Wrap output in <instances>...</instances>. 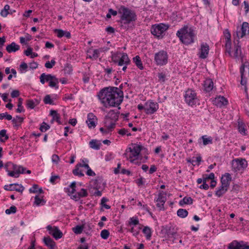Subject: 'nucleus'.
Segmentation results:
<instances>
[{
    "instance_id": "obj_52",
    "label": "nucleus",
    "mask_w": 249,
    "mask_h": 249,
    "mask_svg": "<svg viewBox=\"0 0 249 249\" xmlns=\"http://www.w3.org/2000/svg\"><path fill=\"white\" fill-rule=\"evenodd\" d=\"M101 237L104 239L108 238L109 235V232L107 230H103L101 232Z\"/></svg>"
},
{
    "instance_id": "obj_11",
    "label": "nucleus",
    "mask_w": 249,
    "mask_h": 249,
    "mask_svg": "<svg viewBox=\"0 0 249 249\" xmlns=\"http://www.w3.org/2000/svg\"><path fill=\"white\" fill-rule=\"evenodd\" d=\"M158 108V104L153 102L152 100H148L145 104V112L147 114L154 113Z\"/></svg>"
},
{
    "instance_id": "obj_62",
    "label": "nucleus",
    "mask_w": 249,
    "mask_h": 249,
    "mask_svg": "<svg viewBox=\"0 0 249 249\" xmlns=\"http://www.w3.org/2000/svg\"><path fill=\"white\" fill-rule=\"evenodd\" d=\"M101 51L100 49L94 50L92 56L91 58L97 59L99 56V53Z\"/></svg>"
},
{
    "instance_id": "obj_6",
    "label": "nucleus",
    "mask_w": 249,
    "mask_h": 249,
    "mask_svg": "<svg viewBox=\"0 0 249 249\" xmlns=\"http://www.w3.org/2000/svg\"><path fill=\"white\" fill-rule=\"evenodd\" d=\"M184 99L185 103L189 106L194 107L199 104V99L195 90L188 89L185 93Z\"/></svg>"
},
{
    "instance_id": "obj_8",
    "label": "nucleus",
    "mask_w": 249,
    "mask_h": 249,
    "mask_svg": "<svg viewBox=\"0 0 249 249\" xmlns=\"http://www.w3.org/2000/svg\"><path fill=\"white\" fill-rule=\"evenodd\" d=\"M20 165H17L11 162H8L4 165V168L8 173V175L11 177L18 178L19 174L17 175L18 171L19 170Z\"/></svg>"
},
{
    "instance_id": "obj_38",
    "label": "nucleus",
    "mask_w": 249,
    "mask_h": 249,
    "mask_svg": "<svg viewBox=\"0 0 249 249\" xmlns=\"http://www.w3.org/2000/svg\"><path fill=\"white\" fill-rule=\"evenodd\" d=\"M142 232L145 235L146 239L147 240H150L152 235L151 229L147 226L144 227L142 230Z\"/></svg>"
},
{
    "instance_id": "obj_16",
    "label": "nucleus",
    "mask_w": 249,
    "mask_h": 249,
    "mask_svg": "<svg viewBox=\"0 0 249 249\" xmlns=\"http://www.w3.org/2000/svg\"><path fill=\"white\" fill-rule=\"evenodd\" d=\"M89 127H95L97 123V119L96 117L92 113H89L88 115V119L86 121Z\"/></svg>"
},
{
    "instance_id": "obj_23",
    "label": "nucleus",
    "mask_w": 249,
    "mask_h": 249,
    "mask_svg": "<svg viewBox=\"0 0 249 249\" xmlns=\"http://www.w3.org/2000/svg\"><path fill=\"white\" fill-rule=\"evenodd\" d=\"M213 82L210 79H206L204 82V89L206 92L211 91L213 89Z\"/></svg>"
},
{
    "instance_id": "obj_26",
    "label": "nucleus",
    "mask_w": 249,
    "mask_h": 249,
    "mask_svg": "<svg viewBox=\"0 0 249 249\" xmlns=\"http://www.w3.org/2000/svg\"><path fill=\"white\" fill-rule=\"evenodd\" d=\"M243 243L242 241L239 242L234 240L229 244L228 249H241Z\"/></svg>"
},
{
    "instance_id": "obj_2",
    "label": "nucleus",
    "mask_w": 249,
    "mask_h": 249,
    "mask_svg": "<svg viewBox=\"0 0 249 249\" xmlns=\"http://www.w3.org/2000/svg\"><path fill=\"white\" fill-rule=\"evenodd\" d=\"M117 8L118 14L120 15L121 26L124 29H128V25L137 19L136 13L124 5H120L117 7Z\"/></svg>"
},
{
    "instance_id": "obj_60",
    "label": "nucleus",
    "mask_w": 249,
    "mask_h": 249,
    "mask_svg": "<svg viewBox=\"0 0 249 249\" xmlns=\"http://www.w3.org/2000/svg\"><path fill=\"white\" fill-rule=\"evenodd\" d=\"M38 185L37 184H34L31 188L29 189V191L30 193H37L38 192Z\"/></svg>"
},
{
    "instance_id": "obj_51",
    "label": "nucleus",
    "mask_w": 249,
    "mask_h": 249,
    "mask_svg": "<svg viewBox=\"0 0 249 249\" xmlns=\"http://www.w3.org/2000/svg\"><path fill=\"white\" fill-rule=\"evenodd\" d=\"M54 59H52L51 61H48L45 64V67L47 69H52L55 64Z\"/></svg>"
},
{
    "instance_id": "obj_59",
    "label": "nucleus",
    "mask_w": 249,
    "mask_h": 249,
    "mask_svg": "<svg viewBox=\"0 0 249 249\" xmlns=\"http://www.w3.org/2000/svg\"><path fill=\"white\" fill-rule=\"evenodd\" d=\"M159 81L160 83H163L165 81L166 75L162 72L159 73L158 74Z\"/></svg>"
},
{
    "instance_id": "obj_19",
    "label": "nucleus",
    "mask_w": 249,
    "mask_h": 249,
    "mask_svg": "<svg viewBox=\"0 0 249 249\" xmlns=\"http://www.w3.org/2000/svg\"><path fill=\"white\" fill-rule=\"evenodd\" d=\"M76 182H72L71 185L69 186V188H67L66 189V192L67 193L68 196L71 197V196H74L75 194H77L75 193L76 192Z\"/></svg>"
},
{
    "instance_id": "obj_41",
    "label": "nucleus",
    "mask_w": 249,
    "mask_h": 249,
    "mask_svg": "<svg viewBox=\"0 0 249 249\" xmlns=\"http://www.w3.org/2000/svg\"><path fill=\"white\" fill-rule=\"evenodd\" d=\"M188 211L183 209H179L177 211V215L181 218H185L188 215Z\"/></svg>"
},
{
    "instance_id": "obj_55",
    "label": "nucleus",
    "mask_w": 249,
    "mask_h": 249,
    "mask_svg": "<svg viewBox=\"0 0 249 249\" xmlns=\"http://www.w3.org/2000/svg\"><path fill=\"white\" fill-rule=\"evenodd\" d=\"M50 128L49 125L43 122L40 126L39 129L41 132H45Z\"/></svg>"
},
{
    "instance_id": "obj_24",
    "label": "nucleus",
    "mask_w": 249,
    "mask_h": 249,
    "mask_svg": "<svg viewBox=\"0 0 249 249\" xmlns=\"http://www.w3.org/2000/svg\"><path fill=\"white\" fill-rule=\"evenodd\" d=\"M19 48L20 47L18 45L16 44L15 42H12L7 46L6 50L9 53H11L18 51Z\"/></svg>"
},
{
    "instance_id": "obj_27",
    "label": "nucleus",
    "mask_w": 249,
    "mask_h": 249,
    "mask_svg": "<svg viewBox=\"0 0 249 249\" xmlns=\"http://www.w3.org/2000/svg\"><path fill=\"white\" fill-rule=\"evenodd\" d=\"M133 61L136 66L141 70L143 69V66L141 61V58L139 55H136L133 58Z\"/></svg>"
},
{
    "instance_id": "obj_22",
    "label": "nucleus",
    "mask_w": 249,
    "mask_h": 249,
    "mask_svg": "<svg viewBox=\"0 0 249 249\" xmlns=\"http://www.w3.org/2000/svg\"><path fill=\"white\" fill-rule=\"evenodd\" d=\"M93 183L94 188L96 190L102 189L105 186V184L103 182V180L101 178H98L97 179L94 180L93 182Z\"/></svg>"
},
{
    "instance_id": "obj_34",
    "label": "nucleus",
    "mask_w": 249,
    "mask_h": 249,
    "mask_svg": "<svg viewBox=\"0 0 249 249\" xmlns=\"http://www.w3.org/2000/svg\"><path fill=\"white\" fill-rule=\"evenodd\" d=\"M89 146L90 147L95 150H99L100 148V146L101 144L98 142L97 141L92 140L89 142Z\"/></svg>"
},
{
    "instance_id": "obj_4",
    "label": "nucleus",
    "mask_w": 249,
    "mask_h": 249,
    "mask_svg": "<svg viewBox=\"0 0 249 249\" xmlns=\"http://www.w3.org/2000/svg\"><path fill=\"white\" fill-rule=\"evenodd\" d=\"M142 148L143 146L141 145L134 144L132 145V147H128L126 149L124 156L127 160H129L131 162H133L134 160L138 159Z\"/></svg>"
},
{
    "instance_id": "obj_10",
    "label": "nucleus",
    "mask_w": 249,
    "mask_h": 249,
    "mask_svg": "<svg viewBox=\"0 0 249 249\" xmlns=\"http://www.w3.org/2000/svg\"><path fill=\"white\" fill-rule=\"evenodd\" d=\"M247 161L245 159H236L232 160L231 166L235 172L244 170L247 167Z\"/></svg>"
},
{
    "instance_id": "obj_5",
    "label": "nucleus",
    "mask_w": 249,
    "mask_h": 249,
    "mask_svg": "<svg viewBox=\"0 0 249 249\" xmlns=\"http://www.w3.org/2000/svg\"><path fill=\"white\" fill-rule=\"evenodd\" d=\"M111 59L114 63L117 64L119 66L130 64V60L127 53H125L117 52L112 54Z\"/></svg>"
},
{
    "instance_id": "obj_46",
    "label": "nucleus",
    "mask_w": 249,
    "mask_h": 249,
    "mask_svg": "<svg viewBox=\"0 0 249 249\" xmlns=\"http://www.w3.org/2000/svg\"><path fill=\"white\" fill-rule=\"evenodd\" d=\"M45 201L43 199V196L42 198H40L38 196H36L35 197L34 203L36 205L39 206L40 205H44L45 204Z\"/></svg>"
},
{
    "instance_id": "obj_64",
    "label": "nucleus",
    "mask_w": 249,
    "mask_h": 249,
    "mask_svg": "<svg viewBox=\"0 0 249 249\" xmlns=\"http://www.w3.org/2000/svg\"><path fill=\"white\" fill-rule=\"evenodd\" d=\"M130 225H137L139 223V221L137 218L132 217L130 219Z\"/></svg>"
},
{
    "instance_id": "obj_63",
    "label": "nucleus",
    "mask_w": 249,
    "mask_h": 249,
    "mask_svg": "<svg viewBox=\"0 0 249 249\" xmlns=\"http://www.w3.org/2000/svg\"><path fill=\"white\" fill-rule=\"evenodd\" d=\"M55 33L57 34V37L61 38L64 36V31L61 29H55L54 31Z\"/></svg>"
},
{
    "instance_id": "obj_47",
    "label": "nucleus",
    "mask_w": 249,
    "mask_h": 249,
    "mask_svg": "<svg viewBox=\"0 0 249 249\" xmlns=\"http://www.w3.org/2000/svg\"><path fill=\"white\" fill-rule=\"evenodd\" d=\"M63 71L65 74H70L72 71V67L71 64L67 63L65 65Z\"/></svg>"
},
{
    "instance_id": "obj_48",
    "label": "nucleus",
    "mask_w": 249,
    "mask_h": 249,
    "mask_svg": "<svg viewBox=\"0 0 249 249\" xmlns=\"http://www.w3.org/2000/svg\"><path fill=\"white\" fill-rule=\"evenodd\" d=\"M72 173L75 176H77L80 177H83L84 176L83 171L80 169L79 167L76 165L75 169L73 170Z\"/></svg>"
},
{
    "instance_id": "obj_3",
    "label": "nucleus",
    "mask_w": 249,
    "mask_h": 249,
    "mask_svg": "<svg viewBox=\"0 0 249 249\" xmlns=\"http://www.w3.org/2000/svg\"><path fill=\"white\" fill-rule=\"evenodd\" d=\"M176 35L181 42L185 45H189L194 42L196 37L194 30L187 26H185L178 30Z\"/></svg>"
},
{
    "instance_id": "obj_15",
    "label": "nucleus",
    "mask_w": 249,
    "mask_h": 249,
    "mask_svg": "<svg viewBox=\"0 0 249 249\" xmlns=\"http://www.w3.org/2000/svg\"><path fill=\"white\" fill-rule=\"evenodd\" d=\"M166 194L163 191H160L158 198L156 199L157 202V206L162 209L163 208V205L166 200Z\"/></svg>"
},
{
    "instance_id": "obj_1",
    "label": "nucleus",
    "mask_w": 249,
    "mask_h": 249,
    "mask_svg": "<svg viewBox=\"0 0 249 249\" xmlns=\"http://www.w3.org/2000/svg\"><path fill=\"white\" fill-rule=\"evenodd\" d=\"M98 96L106 107H117L123 102V91L117 87H107L102 89Z\"/></svg>"
},
{
    "instance_id": "obj_44",
    "label": "nucleus",
    "mask_w": 249,
    "mask_h": 249,
    "mask_svg": "<svg viewBox=\"0 0 249 249\" xmlns=\"http://www.w3.org/2000/svg\"><path fill=\"white\" fill-rule=\"evenodd\" d=\"M231 40H226L225 43V49L226 53H228L230 56L232 55V52H231Z\"/></svg>"
},
{
    "instance_id": "obj_17",
    "label": "nucleus",
    "mask_w": 249,
    "mask_h": 249,
    "mask_svg": "<svg viewBox=\"0 0 249 249\" xmlns=\"http://www.w3.org/2000/svg\"><path fill=\"white\" fill-rule=\"evenodd\" d=\"M231 180V175L229 173H226L221 178V185L228 189Z\"/></svg>"
},
{
    "instance_id": "obj_39",
    "label": "nucleus",
    "mask_w": 249,
    "mask_h": 249,
    "mask_svg": "<svg viewBox=\"0 0 249 249\" xmlns=\"http://www.w3.org/2000/svg\"><path fill=\"white\" fill-rule=\"evenodd\" d=\"M52 236L56 239L58 240L61 238L63 236L62 232L56 227H55V231L54 232L52 233Z\"/></svg>"
},
{
    "instance_id": "obj_9",
    "label": "nucleus",
    "mask_w": 249,
    "mask_h": 249,
    "mask_svg": "<svg viewBox=\"0 0 249 249\" xmlns=\"http://www.w3.org/2000/svg\"><path fill=\"white\" fill-rule=\"evenodd\" d=\"M168 58L167 52L161 50L155 54L154 60L157 65L163 66L167 63Z\"/></svg>"
},
{
    "instance_id": "obj_35",
    "label": "nucleus",
    "mask_w": 249,
    "mask_h": 249,
    "mask_svg": "<svg viewBox=\"0 0 249 249\" xmlns=\"http://www.w3.org/2000/svg\"><path fill=\"white\" fill-rule=\"evenodd\" d=\"M23 121V118L20 117L18 116H17L16 118H14L12 122L14 125V126H18Z\"/></svg>"
},
{
    "instance_id": "obj_32",
    "label": "nucleus",
    "mask_w": 249,
    "mask_h": 249,
    "mask_svg": "<svg viewBox=\"0 0 249 249\" xmlns=\"http://www.w3.org/2000/svg\"><path fill=\"white\" fill-rule=\"evenodd\" d=\"M201 139L203 142V144L206 145L207 144H212L213 143V138L212 137H207V135L202 136L200 140Z\"/></svg>"
},
{
    "instance_id": "obj_25",
    "label": "nucleus",
    "mask_w": 249,
    "mask_h": 249,
    "mask_svg": "<svg viewBox=\"0 0 249 249\" xmlns=\"http://www.w3.org/2000/svg\"><path fill=\"white\" fill-rule=\"evenodd\" d=\"M54 78V76L50 74H46L43 73L41 74L40 76V81L42 84H44L45 82H49L51 80H52V78Z\"/></svg>"
},
{
    "instance_id": "obj_29",
    "label": "nucleus",
    "mask_w": 249,
    "mask_h": 249,
    "mask_svg": "<svg viewBox=\"0 0 249 249\" xmlns=\"http://www.w3.org/2000/svg\"><path fill=\"white\" fill-rule=\"evenodd\" d=\"M119 113L118 112H115L114 110H111L108 113V116L109 119L113 120L114 121H116L118 120L119 118Z\"/></svg>"
},
{
    "instance_id": "obj_20",
    "label": "nucleus",
    "mask_w": 249,
    "mask_h": 249,
    "mask_svg": "<svg viewBox=\"0 0 249 249\" xmlns=\"http://www.w3.org/2000/svg\"><path fill=\"white\" fill-rule=\"evenodd\" d=\"M242 55V51L241 46L238 45V42L237 44H234L233 52L232 53V55L231 57L234 58H238L241 57Z\"/></svg>"
},
{
    "instance_id": "obj_50",
    "label": "nucleus",
    "mask_w": 249,
    "mask_h": 249,
    "mask_svg": "<svg viewBox=\"0 0 249 249\" xmlns=\"http://www.w3.org/2000/svg\"><path fill=\"white\" fill-rule=\"evenodd\" d=\"M58 79L54 76V78H52V80L49 82V86L52 88H58L57 85L58 84Z\"/></svg>"
},
{
    "instance_id": "obj_57",
    "label": "nucleus",
    "mask_w": 249,
    "mask_h": 249,
    "mask_svg": "<svg viewBox=\"0 0 249 249\" xmlns=\"http://www.w3.org/2000/svg\"><path fill=\"white\" fill-rule=\"evenodd\" d=\"M19 170L18 171V172L17 173V175L18 174H24L25 173H27V174H31V171L29 170H26V169L24 167H23V166H20V167H19Z\"/></svg>"
},
{
    "instance_id": "obj_30",
    "label": "nucleus",
    "mask_w": 249,
    "mask_h": 249,
    "mask_svg": "<svg viewBox=\"0 0 249 249\" xmlns=\"http://www.w3.org/2000/svg\"><path fill=\"white\" fill-rule=\"evenodd\" d=\"M245 69H246L249 74V63L248 62H245L243 63L242 66L240 68V72L241 73V76H245Z\"/></svg>"
},
{
    "instance_id": "obj_21",
    "label": "nucleus",
    "mask_w": 249,
    "mask_h": 249,
    "mask_svg": "<svg viewBox=\"0 0 249 249\" xmlns=\"http://www.w3.org/2000/svg\"><path fill=\"white\" fill-rule=\"evenodd\" d=\"M43 241L45 245L50 249H54L55 248L56 244L55 242L49 236L44 237L43 238Z\"/></svg>"
},
{
    "instance_id": "obj_54",
    "label": "nucleus",
    "mask_w": 249,
    "mask_h": 249,
    "mask_svg": "<svg viewBox=\"0 0 249 249\" xmlns=\"http://www.w3.org/2000/svg\"><path fill=\"white\" fill-rule=\"evenodd\" d=\"M17 212V208L15 206H12L10 207L9 209H6L5 211V213L7 214H10L11 213H15Z\"/></svg>"
},
{
    "instance_id": "obj_13",
    "label": "nucleus",
    "mask_w": 249,
    "mask_h": 249,
    "mask_svg": "<svg viewBox=\"0 0 249 249\" xmlns=\"http://www.w3.org/2000/svg\"><path fill=\"white\" fill-rule=\"evenodd\" d=\"M210 48L208 44L202 43L200 46V52L198 53L199 57L201 59L206 58L209 54Z\"/></svg>"
},
{
    "instance_id": "obj_37",
    "label": "nucleus",
    "mask_w": 249,
    "mask_h": 249,
    "mask_svg": "<svg viewBox=\"0 0 249 249\" xmlns=\"http://www.w3.org/2000/svg\"><path fill=\"white\" fill-rule=\"evenodd\" d=\"M7 131L5 129H2L0 131V141L1 142H5L9 139V136L6 134Z\"/></svg>"
},
{
    "instance_id": "obj_28",
    "label": "nucleus",
    "mask_w": 249,
    "mask_h": 249,
    "mask_svg": "<svg viewBox=\"0 0 249 249\" xmlns=\"http://www.w3.org/2000/svg\"><path fill=\"white\" fill-rule=\"evenodd\" d=\"M215 102L217 103L218 106L220 107L227 105L228 102L227 100L223 96H219L216 98Z\"/></svg>"
},
{
    "instance_id": "obj_53",
    "label": "nucleus",
    "mask_w": 249,
    "mask_h": 249,
    "mask_svg": "<svg viewBox=\"0 0 249 249\" xmlns=\"http://www.w3.org/2000/svg\"><path fill=\"white\" fill-rule=\"evenodd\" d=\"M43 101L45 104L53 105V102L51 98L50 95H47L45 96Z\"/></svg>"
},
{
    "instance_id": "obj_61",
    "label": "nucleus",
    "mask_w": 249,
    "mask_h": 249,
    "mask_svg": "<svg viewBox=\"0 0 249 249\" xmlns=\"http://www.w3.org/2000/svg\"><path fill=\"white\" fill-rule=\"evenodd\" d=\"M224 36L226 40H231V35L228 29H226L224 31Z\"/></svg>"
},
{
    "instance_id": "obj_14",
    "label": "nucleus",
    "mask_w": 249,
    "mask_h": 249,
    "mask_svg": "<svg viewBox=\"0 0 249 249\" xmlns=\"http://www.w3.org/2000/svg\"><path fill=\"white\" fill-rule=\"evenodd\" d=\"M4 189L8 191H16L18 192L22 193L24 190V187L21 184L19 185L18 183H13L4 185Z\"/></svg>"
},
{
    "instance_id": "obj_42",
    "label": "nucleus",
    "mask_w": 249,
    "mask_h": 249,
    "mask_svg": "<svg viewBox=\"0 0 249 249\" xmlns=\"http://www.w3.org/2000/svg\"><path fill=\"white\" fill-rule=\"evenodd\" d=\"M10 6L6 4L4 6V8L0 12V15L3 17H6L9 14Z\"/></svg>"
},
{
    "instance_id": "obj_40",
    "label": "nucleus",
    "mask_w": 249,
    "mask_h": 249,
    "mask_svg": "<svg viewBox=\"0 0 249 249\" xmlns=\"http://www.w3.org/2000/svg\"><path fill=\"white\" fill-rule=\"evenodd\" d=\"M178 235L177 232H168L167 233V237L168 239L170 241H171L172 243H176V239H177Z\"/></svg>"
},
{
    "instance_id": "obj_56",
    "label": "nucleus",
    "mask_w": 249,
    "mask_h": 249,
    "mask_svg": "<svg viewBox=\"0 0 249 249\" xmlns=\"http://www.w3.org/2000/svg\"><path fill=\"white\" fill-rule=\"evenodd\" d=\"M107 201L108 199L106 197H103L101 199V204L102 207H104L106 209H109L110 208V206L106 204V202H107Z\"/></svg>"
},
{
    "instance_id": "obj_58",
    "label": "nucleus",
    "mask_w": 249,
    "mask_h": 249,
    "mask_svg": "<svg viewBox=\"0 0 249 249\" xmlns=\"http://www.w3.org/2000/svg\"><path fill=\"white\" fill-rule=\"evenodd\" d=\"M83 228L81 226L77 225L73 229V231L76 234H80L82 232Z\"/></svg>"
},
{
    "instance_id": "obj_36",
    "label": "nucleus",
    "mask_w": 249,
    "mask_h": 249,
    "mask_svg": "<svg viewBox=\"0 0 249 249\" xmlns=\"http://www.w3.org/2000/svg\"><path fill=\"white\" fill-rule=\"evenodd\" d=\"M228 188H225L223 186L221 185L219 188L216 191L215 195L217 196L220 197L224 194H225Z\"/></svg>"
},
{
    "instance_id": "obj_45",
    "label": "nucleus",
    "mask_w": 249,
    "mask_h": 249,
    "mask_svg": "<svg viewBox=\"0 0 249 249\" xmlns=\"http://www.w3.org/2000/svg\"><path fill=\"white\" fill-rule=\"evenodd\" d=\"M23 102V99L21 98H19L18 102V108L16 110V112L18 113H21L24 111L23 107L22 106Z\"/></svg>"
},
{
    "instance_id": "obj_31",
    "label": "nucleus",
    "mask_w": 249,
    "mask_h": 249,
    "mask_svg": "<svg viewBox=\"0 0 249 249\" xmlns=\"http://www.w3.org/2000/svg\"><path fill=\"white\" fill-rule=\"evenodd\" d=\"M50 114L52 116L53 120H55L59 124H61V122L60 121V116L57 113L56 110H51L50 111Z\"/></svg>"
},
{
    "instance_id": "obj_7",
    "label": "nucleus",
    "mask_w": 249,
    "mask_h": 249,
    "mask_svg": "<svg viewBox=\"0 0 249 249\" xmlns=\"http://www.w3.org/2000/svg\"><path fill=\"white\" fill-rule=\"evenodd\" d=\"M168 26L163 24L160 23L155 24L152 26L151 29V34L159 37H162V34L168 29Z\"/></svg>"
},
{
    "instance_id": "obj_43",
    "label": "nucleus",
    "mask_w": 249,
    "mask_h": 249,
    "mask_svg": "<svg viewBox=\"0 0 249 249\" xmlns=\"http://www.w3.org/2000/svg\"><path fill=\"white\" fill-rule=\"evenodd\" d=\"M36 103L33 100H28L26 101V106L27 107L30 109H33L37 105H38V103L37 101L36 100Z\"/></svg>"
},
{
    "instance_id": "obj_12",
    "label": "nucleus",
    "mask_w": 249,
    "mask_h": 249,
    "mask_svg": "<svg viewBox=\"0 0 249 249\" xmlns=\"http://www.w3.org/2000/svg\"><path fill=\"white\" fill-rule=\"evenodd\" d=\"M249 34V24L247 22H244L240 28H238L236 31V35L238 39L242 38L246 35Z\"/></svg>"
},
{
    "instance_id": "obj_49",
    "label": "nucleus",
    "mask_w": 249,
    "mask_h": 249,
    "mask_svg": "<svg viewBox=\"0 0 249 249\" xmlns=\"http://www.w3.org/2000/svg\"><path fill=\"white\" fill-rule=\"evenodd\" d=\"M238 129L239 132L242 135H246V129L245 125L242 123L238 122Z\"/></svg>"
},
{
    "instance_id": "obj_33",
    "label": "nucleus",
    "mask_w": 249,
    "mask_h": 249,
    "mask_svg": "<svg viewBox=\"0 0 249 249\" xmlns=\"http://www.w3.org/2000/svg\"><path fill=\"white\" fill-rule=\"evenodd\" d=\"M193 202V199L191 197H184L180 200L179 204L180 206H182L184 204H192Z\"/></svg>"
},
{
    "instance_id": "obj_18",
    "label": "nucleus",
    "mask_w": 249,
    "mask_h": 249,
    "mask_svg": "<svg viewBox=\"0 0 249 249\" xmlns=\"http://www.w3.org/2000/svg\"><path fill=\"white\" fill-rule=\"evenodd\" d=\"M88 196V193L86 189L82 188L78 192L77 194L71 196V199L75 201H78L81 197H87Z\"/></svg>"
}]
</instances>
